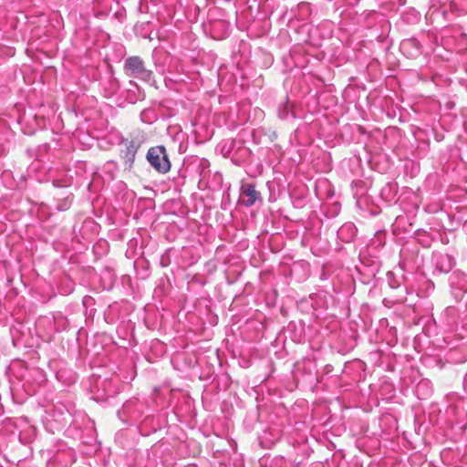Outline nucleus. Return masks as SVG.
<instances>
[{"instance_id":"nucleus-1","label":"nucleus","mask_w":467,"mask_h":467,"mask_svg":"<svg viewBox=\"0 0 467 467\" xmlns=\"http://www.w3.org/2000/svg\"><path fill=\"white\" fill-rule=\"evenodd\" d=\"M124 71L127 76L150 83L153 73L145 67L143 60L137 56L128 57L124 62Z\"/></svg>"},{"instance_id":"nucleus-2","label":"nucleus","mask_w":467,"mask_h":467,"mask_svg":"<svg viewBox=\"0 0 467 467\" xmlns=\"http://www.w3.org/2000/svg\"><path fill=\"white\" fill-rule=\"evenodd\" d=\"M147 160L161 173H166L171 169V162L163 146L150 148L147 153Z\"/></svg>"},{"instance_id":"nucleus-3","label":"nucleus","mask_w":467,"mask_h":467,"mask_svg":"<svg viewBox=\"0 0 467 467\" xmlns=\"http://www.w3.org/2000/svg\"><path fill=\"white\" fill-rule=\"evenodd\" d=\"M258 201L262 202V195L254 184L245 183L241 186L239 202L242 205L249 208Z\"/></svg>"},{"instance_id":"nucleus-4","label":"nucleus","mask_w":467,"mask_h":467,"mask_svg":"<svg viewBox=\"0 0 467 467\" xmlns=\"http://www.w3.org/2000/svg\"><path fill=\"white\" fill-rule=\"evenodd\" d=\"M433 262L435 267L441 273H448L453 267V258L447 254H433Z\"/></svg>"},{"instance_id":"nucleus-5","label":"nucleus","mask_w":467,"mask_h":467,"mask_svg":"<svg viewBox=\"0 0 467 467\" xmlns=\"http://www.w3.org/2000/svg\"><path fill=\"white\" fill-rule=\"evenodd\" d=\"M139 149V143L135 140H126L125 149L121 151L122 158L124 159L125 164L129 167L134 162L136 153Z\"/></svg>"},{"instance_id":"nucleus-6","label":"nucleus","mask_w":467,"mask_h":467,"mask_svg":"<svg viewBox=\"0 0 467 467\" xmlns=\"http://www.w3.org/2000/svg\"><path fill=\"white\" fill-rule=\"evenodd\" d=\"M388 282H389V285L392 288V289H395L397 287L400 286V284L398 281H396L394 278H393V275L391 273H388Z\"/></svg>"},{"instance_id":"nucleus-7","label":"nucleus","mask_w":467,"mask_h":467,"mask_svg":"<svg viewBox=\"0 0 467 467\" xmlns=\"http://www.w3.org/2000/svg\"><path fill=\"white\" fill-rule=\"evenodd\" d=\"M355 225L353 223H347L344 224L340 228V233H343L344 231H349L351 233V237L355 234Z\"/></svg>"},{"instance_id":"nucleus-8","label":"nucleus","mask_w":467,"mask_h":467,"mask_svg":"<svg viewBox=\"0 0 467 467\" xmlns=\"http://www.w3.org/2000/svg\"><path fill=\"white\" fill-rule=\"evenodd\" d=\"M151 113H152V112H151V110H150V109L143 110V111L141 112V115H140V117H141V120H142L143 122H149V121H148V119H149V116H148V115H150V114H151Z\"/></svg>"},{"instance_id":"nucleus-9","label":"nucleus","mask_w":467,"mask_h":467,"mask_svg":"<svg viewBox=\"0 0 467 467\" xmlns=\"http://www.w3.org/2000/svg\"><path fill=\"white\" fill-rule=\"evenodd\" d=\"M131 405H132L131 401H128L127 403L124 404V406H123L124 413H128L130 411Z\"/></svg>"},{"instance_id":"nucleus-10","label":"nucleus","mask_w":467,"mask_h":467,"mask_svg":"<svg viewBox=\"0 0 467 467\" xmlns=\"http://www.w3.org/2000/svg\"><path fill=\"white\" fill-rule=\"evenodd\" d=\"M428 385V382L427 381H421L420 384H419V388L422 387V386H427Z\"/></svg>"},{"instance_id":"nucleus-11","label":"nucleus","mask_w":467,"mask_h":467,"mask_svg":"<svg viewBox=\"0 0 467 467\" xmlns=\"http://www.w3.org/2000/svg\"><path fill=\"white\" fill-rule=\"evenodd\" d=\"M464 385L467 388V374H466V377L464 378Z\"/></svg>"}]
</instances>
